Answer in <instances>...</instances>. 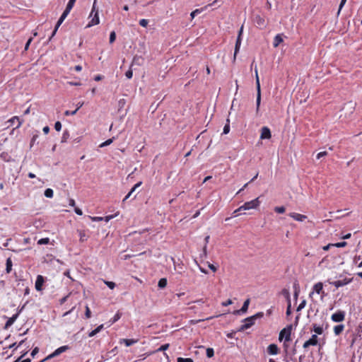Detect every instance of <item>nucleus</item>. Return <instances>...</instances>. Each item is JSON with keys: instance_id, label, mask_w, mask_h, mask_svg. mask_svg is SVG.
<instances>
[{"instance_id": "obj_31", "label": "nucleus", "mask_w": 362, "mask_h": 362, "mask_svg": "<svg viewBox=\"0 0 362 362\" xmlns=\"http://www.w3.org/2000/svg\"><path fill=\"white\" fill-rule=\"evenodd\" d=\"M167 286V279L162 278L158 281V286L160 288H164Z\"/></svg>"}, {"instance_id": "obj_41", "label": "nucleus", "mask_w": 362, "mask_h": 362, "mask_svg": "<svg viewBox=\"0 0 362 362\" xmlns=\"http://www.w3.org/2000/svg\"><path fill=\"white\" fill-rule=\"evenodd\" d=\"M305 305H306V300H302L301 303L298 305L296 310L298 312L300 311L302 309H303L305 308Z\"/></svg>"}, {"instance_id": "obj_6", "label": "nucleus", "mask_w": 362, "mask_h": 362, "mask_svg": "<svg viewBox=\"0 0 362 362\" xmlns=\"http://www.w3.org/2000/svg\"><path fill=\"white\" fill-rule=\"evenodd\" d=\"M69 349V346H62L58 349H57L53 353H52L51 354L48 355L44 360H42L41 362L42 361H47V360H49V359H51L54 357H56L59 355H60L61 354H62L63 352L66 351V350Z\"/></svg>"}, {"instance_id": "obj_5", "label": "nucleus", "mask_w": 362, "mask_h": 362, "mask_svg": "<svg viewBox=\"0 0 362 362\" xmlns=\"http://www.w3.org/2000/svg\"><path fill=\"white\" fill-rule=\"evenodd\" d=\"M69 349V346H62L58 349H57L53 353H52L51 354L48 355L44 360H42L41 362L42 361H47V360H49V359H51L54 357H56L59 355H60L61 354H62L63 352L66 351V350Z\"/></svg>"}, {"instance_id": "obj_42", "label": "nucleus", "mask_w": 362, "mask_h": 362, "mask_svg": "<svg viewBox=\"0 0 362 362\" xmlns=\"http://www.w3.org/2000/svg\"><path fill=\"white\" fill-rule=\"evenodd\" d=\"M177 362H194L192 358H181V357L177 358Z\"/></svg>"}, {"instance_id": "obj_60", "label": "nucleus", "mask_w": 362, "mask_h": 362, "mask_svg": "<svg viewBox=\"0 0 362 362\" xmlns=\"http://www.w3.org/2000/svg\"><path fill=\"white\" fill-rule=\"evenodd\" d=\"M39 351V349L37 347H35L33 349V350L31 352V356L34 357Z\"/></svg>"}, {"instance_id": "obj_59", "label": "nucleus", "mask_w": 362, "mask_h": 362, "mask_svg": "<svg viewBox=\"0 0 362 362\" xmlns=\"http://www.w3.org/2000/svg\"><path fill=\"white\" fill-rule=\"evenodd\" d=\"M233 303L232 300L230 299H228V300L223 302L221 305L223 306H228L229 305H231Z\"/></svg>"}, {"instance_id": "obj_37", "label": "nucleus", "mask_w": 362, "mask_h": 362, "mask_svg": "<svg viewBox=\"0 0 362 362\" xmlns=\"http://www.w3.org/2000/svg\"><path fill=\"white\" fill-rule=\"evenodd\" d=\"M313 330L318 334H321L323 332L322 327L317 326V325H313Z\"/></svg>"}, {"instance_id": "obj_7", "label": "nucleus", "mask_w": 362, "mask_h": 362, "mask_svg": "<svg viewBox=\"0 0 362 362\" xmlns=\"http://www.w3.org/2000/svg\"><path fill=\"white\" fill-rule=\"evenodd\" d=\"M218 3H221L220 0H215L213 1V3L209 4L202 8L195 9L190 13L191 18H194L197 14L202 13L203 11L207 9V8H209V6L217 5Z\"/></svg>"}, {"instance_id": "obj_46", "label": "nucleus", "mask_w": 362, "mask_h": 362, "mask_svg": "<svg viewBox=\"0 0 362 362\" xmlns=\"http://www.w3.org/2000/svg\"><path fill=\"white\" fill-rule=\"evenodd\" d=\"M116 39V34L115 31L110 33V42L112 43Z\"/></svg>"}, {"instance_id": "obj_39", "label": "nucleus", "mask_w": 362, "mask_h": 362, "mask_svg": "<svg viewBox=\"0 0 362 362\" xmlns=\"http://www.w3.org/2000/svg\"><path fill=\"white\" fill-rule=\"evenodd\" d=\"M274 211L276 212V213H279V214H283L286 211V209L284 206H276L274 208Z\"/></svg>"}, {"instance_id": "obj_54", "label": "nucleus", "mask_w": 362, "mask_h": 362, "mask_svg": "<svg viewBox=\"0 0 362 362\" xmlns=\"http://www.w3.org/2000/svg\"><path fill=\"white\" fill-rule=\"evenodd\" d=\"M54 129L56 131L59 132L62 129V124L60 122H57L54 124Z\"/></svg>"}, {"instance_id": "obj_55", "label": "nucleus", "mask_w": 362, "mask_h": 362, "mask_svg": "<svg viewBox=\"0 0 362 362\" xmlns=\"http://www.w3.org/2000/svg\"><path fill=\"white\" fill-rule=\"evenodd\" d=\"M168 347H169L168 344H163L160 348L158 349L157 351H165V350L168 349Z\"/></svg>"}, {"instance_id": "obj_22", "label": "nucleus", "mask_w": 362, "mask_h": 362, "mask_svg": "<svg viewBox=\"0 0 362 362\" xmlns=\"http://www.w3.org/2000/svg\"><path fill=\"white\" fill-rule=\"evenodd\" d=\"M66 18V16H64V15L62 14L61 17L59 18V21L57 23V25H56L55 28L50 37V39L56 34L59 27L62 23V22L65 20Z\"/></svg>"}, {"instance_id": "obj_3", "label": "nucleus", "mask_w": 362, "mask_h": 362, "mask_svg": "<svg viewBox=\"0 0 362 362\" xmlns=\"http://www.w3.org/2000/svg\"><path fill=\"white\" fill-rule=\"evenodd\" d=\"M260 204L259 198H256L252 201L247 202L242 206H240L238 210H249L252 209H257Z\"/></svg>"}, {"instance_id": "obj_29", "label": "nucleus", "mask_w": 362, "mask_h": 362, "mask_svg": "<svg viewBox=\"0 0 362 362\" xmlns=\"http://www.w3.org/2000/svg\"><path fill=\"white\" fill-rule=\"evenodd\" d=\"M15 121L18 122V125L16 127V129H18L21 126L23 121L20 120L18 117L14 116L8 120V122L13 124L15 122Z\"/></svg>"}, {"instance_id": "obj_49", "label": "nucleus", "mask_w": 362, "mask_h": 362, "mask_svg": "<svg viewBox=\"0 0 362 362\" xmlns=\"http://www.w3.org/2000/svg\"><path fill=\"white\" fill-rule=\"evenodd\" d=\"M85 316L86 318H90L91 316V313L88 305L86 306Z\"/></svg>"}, {"instance_id": "obj_47", "label": "nucleus", "mask_w": 362, "mask_h": 362, "mask_svg": "<svg viewBox=\"0 0 362 362\" xmlns=\"http://www.w3.org/2000/svg\"><path fill=\"white\" fill-rule=\"evenodd\" d=\"M148 21L146 19H141L139 21V25L144 28L148 25Z\"/></svg>"}, {"instance_id": "obj_34", "label": "nucleus", "mask_w": 362, "mask_h": 362, "mask_svg": "<svg viewBox=\"0 0 362 362\" xmlns=\"http://www.w3.org/2000/svg\"><path fill=\"white\" fill-rule=\"evenodd\" d=\"M114 139H115V137L106 140L105 141H104L102 144H100L99 147L100 148H103L105 146L110 145L113 142Z\"/></svg>"}, {"instance_id": "obj_24", "label": "nucleus", "mask_w": 362, "mask_h": 362, "mask_svg": "<svg viewBox=\"0 0 362 362\" xmlns=\"http://www.w3.org/2000/svg\"><path fill=\"white\" fill-rule=\"evenodd\" d=\"M349 282H350V281H347V280L344 279V280L336 281L332 282V284L336 288H339V287H341V286H345V285L348 284Z\"/></svg>"}, {"instance_id": "obj_23", "label": "nucleus", "mask_w": 362, "mask_h": 362, "mask_svg": "<svg viewBox=\"0 0 362 362\" xmlns=\"http://www.w3.org/2000/svg\"><path fill=\"white\" fill-rule=\"evenodd\" d=\"M240 45H241V37L240 36H238L236 42H235V52H234V57H233L234 60H235L236 55L240 50Z\"/></svg>"}, {"instance_id": "obj_2", "label": "nucleus", "mask_w": 362, "mask_h": 362, "mask_svg": "<svg viewBox=\"0 0 362 362\" xmlns=\"http://www.w3.org/2000/svg\"><path fill=\"white\" fill-rule=\"evenodd\" d=\"M255 79H256V86H257L256 112H258L259 109L260 103H261V88H260L259 78L257 68L255 69Z\"/></svg>"}, {"instance_id": "obj_21", "label": "nucleus", "mask_w": 362, "mask_h": 362, "mask_svg": "<svg viewBox=\"0 0 362 362\" xmlns=\"http://www.w3.org/2000/svg\"><path fill=\"white\" fill-rule=\"evenodd\" d=\"M66 18V16H64V15L62 14L61 17L59 18V21L57 23V25H56L55 28L50 37V39L56 34L59 27L62 23V22L65 20Z\"/></svg>"}, {"instance_id": "obj_15", "label": "nucleus", "mask_w": 362, "mask_h": 362, "mask_svg": "<svg viewBox=\"0 0 362 362\" xmlns=\"http://www.w3.org/2000/svg\"><path fill=\"white\" fill-rule=\"evenodd\" d=\"M250 302V300L249 298L245 300V302L243 303L242 308L240 310L234 311V314H240V313H246L248 309Z\"/></svg>"}, {"instance_id": "obj_11", "label": "nucleus", "mask_w": 362, "mask_h": 362, "mask_svg": "<svg viewBox=\"0 0 362 362\" xmlns=\"http://www.w3.org/2000/svg\"><path fill=\"white\" fill-rule=\"evenodd\" d=\"M314 292H316L317 294L322 293V296L325 295V292L323 291V284H322V283L318 282V283L315 284L313 286V291H312L310 293V297L313 295Z\"/></svg>"}, {"instance_id": "obj_40", "label": "nucleus", "mask_w": 362, "mask_h": 362, "mask_svg": "<svg viewBox=\"0 0 362 362\" xmlns=\"http://www.w3.org/2000/svg\"><path fill=\"white\" fill-rule=\"evenodd\" d=\"M214 355V351L212 348H207L206 349V356L209 358L213 357Z\"/></svg>"}, {"instance_id": "obj_1", "label": "nucleus", "mask_w": 362, "mask_h": 362, "mask_svg": "<svg viewBox=\"0 0 362 362\" xmlns=\"http://www.w3.org/2000/svg\"><path fill=\"white\" fill-rule=\"evenodd\" d=\"M263 315H264L263 313L259 312L251 317L245 318L244 320L245 323L240 327L239 330L244 331L245 329H247L248 328H250L252 325H253L255 324V321L257 319L262 317Z\"/></svg>"}, {"instance_id": "obj_8", "label": "nucleus", "mask_w": 362, "mask_h": 362, "mask_svg": "<svg viewBox=\"0 0 362 362\" xmlns=\"http://www.w3.org/2000/svg\"><path fill=\"white\" fill-rule=\"evenodd\" d=\"M344 318H345V313L341 310H339L338 312L334 313L331 316L332 320L335 322H341L344 320Z\"/></svg>"}, {"instance_id": "obj_35", "label": "nucleus", "mask_w": 362, "mask_h": 362, "mask_svg": "<svg viewBox=\"0 0 362 362\" xmlns=\"http://www.w3.org/2000/svg\"><path fill=\"white\" fill-rule=\"evenodd\" d=\"M281 293L287 299L288 302H291L290 293L288 289H286V288L283 289L281 291Z\"/></svg>"}, {"instance_id": "obj_9", "label": "nucleus", "mask_w": 362, "mask_h": 362, "mask_svg": "<svg viewBox=\"0 0 362 362\" xmlns=\"http://www.w3.org/2000/svg\"><path fill=\"white\" fill-rule=\"evenodd\" d=\"M356 107V103L353 101H349L347 103L345 104L344 107L343 108V110L346 112V115H348L350 116L351 114H353L354 110Z\"/></svg>"}, {"instance_id": "obj_50", "label": "nucleus", "mask_w": 362, "mask_h": 362, "mask_svg": "<svg viewBox=\"0 0 362 362\" xmlns=\"http://www.w3.org/2000/svg\"><path fill=\"white\" fill-rule=\"evenodd\" d=\"M105 284L110 288L113 289L115 287V284L112 281H105Z\"/></svg>"}, {"instance_id": "obj_16", "label": "nucleus", "mask_w": 362, "mask_h": 362, "mask_svg": "<svg viewBox=\"0 0 362 362\" xmlns=\"http://www.w3.org/2000/svg\"><path fill=\"white\" fill-rule=\"evenodd\" d=\"M144 59L142 57H141V56H135L133 58V60H132V62L130 68L132 67L134 65L142 66L144 64Z\"/></svg>"}, {"instance_id": "obj_26", "label": "nucleus", "mask_w": 362, "mask_h": 362, "mask_svg": "<svg viewBox=\"0 0 362 362\" xmlns=\"http://www.w3.org/2000/svg\"><path fill=\"white\" fill-rule=\"evenodd\" d=\"M283 42V37L282 35L280 34H278L275 36L274 39V47H276L279 45L280 43Z\"/></svg>"}, {"instance_id": "obj_28", "label": "nucleus", "mask_w": 362, "mask_h": 362, "mask_svg": "<svg viewBox=\"0 0 362 362\" xmlns=\"http://www.w3.org/2000/svg\"><path fill=\"white\" fill-rule=\"evenodd\" d=\"M344 329V325H338L334 327V332L336 335H339L343 332Z\"/></svg>"}, {"instance_id": "obj_45", "label": "nucleus", "mask_w": 362, "mask_h": 362, "mask_svg": "<svg viewBox=\"0 0 362 362\" xmlns=\"http://www.w3.org/2000/svg\"><path fill=\"white\" fill-rule=\"evenodd\" d=\"M96 3H97V0H94L93 4V7H92L91 12H90V15H89V18H90L92 16V15L93 14V13L95 11H98L96 9Z\"/></svg>"}, {"instance_id": "obj_62", "label": "nucleus", "mask_w": 362, "mask_h": 362, "mask_svg": "<svg viewBox=\"0 0 362 362\" xmlns=\"http://www.w3.org/2000/svg\"><path fill=\"white\" fill-rule=\"evenodd\" d=\"M32 40H33L32 37L28 39V42L25 44V50H28V47H29L30 44L31 43Z\"/></svg>"}, {"instance_id": "obj_20", "label": "nucleus", "mask_w": 362, "mask_h": 362, "mask_svg": "<svg viewBox=\"0 0 362 362\" xmlns=\"http://www.w3.org/2000/svg\"><path fill=\"white\" fill-rule=\"evenodd\" d=\"M267 351L269 354L276 355L279 352V348L276 344H272L269 345Z\"/></svg>"}, {"instance_id": "obj_64", "label": "nucleus", "mask_w": 362, "mask_h": 362, "mask_svg": "<svg viewBox=\"0 0 362 362\" xmlns=\"http://www.w3.org/2000/svg\"><path fill=\"white\" fill-rule=\"evenodd\" d=\"M74 211H75L76 214L79 216H81L83 214L81 209H80L79 208L75 207Z\"/></svg>"}, {"instance_id": "obj_33", "label": "nucleus", "mask_w": 362, "mask_h": 362, "mask_svg": "<svg viewBox=\"0 0 362 362\" xmlns=\"http://www.w3.org/2000/svg\"><path fill=\"white\" fill-rule=\"evenodd\" d=\"M69 132L67 131V130H65L62 134V140H61V142L62 143H65L67 141V140L69 139Z\"/></svg>"}, {"instance_id": "obj_57", "label": "nucleus", "mask_w": 362, "mask_h": 362, "mask_svg": "<svg viewBox=\"0 0 362 362\" xmlns=\"http://www.w3.org/2000/svg\"><path fill=\"white\" fill-rule=\"evenodd\" d=\"M125 76H127V78L130 79L132 78V76H133V72H132V70L130 69L129 70H128L126 73H125Z\"/></svg>"}, {"instance_id": "obj_19", "label": "nucleus", "mask_w": 362, "mask_h": 362, "mask_svg": "<svg viewBox=\"0 0 362 362\" xmlns=\"http://www.w3.org/2000/svg\"><path fill=\"white\" fill-rule=\"evenodd\" d=\"M138 342V339H121L119 340V344H124L127 346H130Z\"/></svg>"}, {"instance_id": "obj_63", "label": "nucleus", "mask_w": 362, "mask_h": 362, "mask_svg": "<svg viewBox=\"0 0 362 362\" xmlns=\"http://www.w3.org/2000/svg\"><path fill=\"white\" fill-rule=\"evenodd\" d=\"M76 0H69V1L68 2L67 5L68 6L71 7V8H73V6H74V4L76 2Z\"/></svg>"}, {"instance_id": "obj_4", "label": "nucleus", "mask_w": 362, "mask_h": 362, "mask_svg": "<svg viewBox=\"0 0 362 362\" xmlns=\"http://www.w3.org/2000/svg\"><path fill=\"white\" fill-rule=\"evenodd\" d=\"M291 325L284 328L279 333V341H282L283 339H285L286 341H289L291 340Z\"/></svg>"}, {"instance_id": "obj_53", "label": "nucleus", "mask_w": 362, "mask_h": 362, "mask_svg": "<svg viewBox=\"0 0 362 362\" xmlns=\"http://www.w3.org/2000/svg\"><path fill=\"white\" fill-rule=\"evenodd\" d=\"M72 9V8L66 6L65 10L64 11L62 15H64V16H67L69 15V13H70L71 10Z\"/></svg>"}, {"instance_id": "obj_58", "label": "nucleus", "mask_w": 362, "mask_h": 362, "mask_svg": "<svg viewBox=\"0 0 362 362\" xmlns=\"http://www.w3.org/2000/svg\"><path fill=\"white\" fill-rule=\"evenodd\" d=\"M77 112V110H75L74 111H69V110H66L64 114L65 115L68 116V115H74Z\"/></svg>"}, {"instance_id": "obj_13", "label": "nucleus", "mask_w": 362, "mask_h": 362, "mask_svg": "<svg viewBox=\"0 0 362 362\" xmlns=\"http://www.w3.org/2000/svg\"><path fill=\"white\" fill-rule=\"evenodd\" d=\"M272 136L270 129L267 127H264L261 129V135L260 139H269Z\"/></svg>"}, {"instance_id": "obj_18", "label": "nucleus", "mask_w": 362, "mask_h": 362, "mask_svg": "<svg viewBox=\"0 0 362 362\" xmlns=\"http://www.w3.org/2000/svg\"><path fill=\"white\" fill-rule=\"evenodd\" d=\"M44 283V278L41 275H38L37 276V279L35 281V289L37 291H41L42 290V286Z\"/></svg>"}, {"instance_id": "obj_48", "label": "nucleus", "mask_w": 362, "mask_h": 362, "mask_svg": "<svg viewBox=\"0 0 362 362\" xmlns=\"http://www.w3.org/2000/svg\"><path fill=\"white\" fill-rule=\"evenodd\" d=\"M48 243H49V238H41L37 242V243L39 245L47 244Z\"/></svg>"}, {"instance_id": "obj_32", "label": "nucleus", "mask_w": 362, "mask_h": 362, "mask_svg": "<svg viewBox=\"0 0 362 362\" xmlns=\"http://www.w3.org/2000/svg\"><path fill=\"white\" fill-rule=\"evenodd\" d=\"M6 273H10L12 269V262H11V258H8L6 259Z\"/></svg>"}, {"instance_id": "obj_51", "label": "nucleus", "mask_w": 362, "mask_h": 362, "mask_svg": "<svg viewBox=\"0 0 362 362\" xmlns=\"http://www.w3.org/2000/svg\"><path fill=\"white\" fill-rule=\"evenodd\" d=\"M327 155V151H322V152H320L317 154L316 156V158L317 159H320L321 158L324 157V156H326Z\"/></svg>"}, {"instance_id": "obj_14", "label": "nucleus", "mask_w": 362, "mask_h": 362, "mask_svg": "<svg viewBox=\"0 0 362 362\" xmlns=\"http://www.w3.org/2000/svg\"><path fill=\"white\" fill-rule=\"evenodd\" d=\"M23 308H24V306L19 310V312L18 313H16V315H13L11 317L8 319V320L5 325V329H8L9 327H11L14 323V322L18 318L19 313L21 312V310Z\"/></svg>"}, {"instance_id": "obj_44", "label": "nucleus", "mask_w": 362, "mask_h": 362, "mask_svg": "<svg viewBox=\"0 0 362 362\" xmlns=\"http://www.w3.org/2000/svg\"><path fill=\"white\" fill-rule=\"evenodd\" d=\"M333 245H334V247H345L347 245V243H346V242L343 241V242L334 243Z\"/></svg>"}, {"instance_id": "obj_52", "label": "nucleus", "mask_w": 362, "mask_h": 362, "mask_svg": "<svg viewBox=\"0 0 362 362\" xmlns=\"http://www.w3.org/2000/svg\"><path fill=\"white\" fill-rule=\"evenodd\" d=\"M72 9V8L66 6L65 10L64 11L62 15H64V16H67L69 15V13H70L71 10Z\"/></svg>"}, {"instance_id": "obj_10", "label": "nucleus", "mask_w": 362, "mask_h": 362, "mask_svg": "<svg viewBox=\"0 0 362 362\" xmlns=\"http://www.w3.org/2000/svg\"><path fill=\"white\" fill-rule=\"evenodd\" d=\"M90 18H91V20L87 25V28H90L91 26L99 24L100 19L98 16V11H95Z\"/></svg>"}, {"instance_id": "obj_38", "label": "nucleus", "mask_w": 362, "mask_h": 362, "mask_svg": "<svg viewBox=\"0 0 362 362\" xmlns=\"http://www.w3.org/2000/svg\"><path fill=\"white\" fill-rule=\"evenodd\" d=\"M78 232L81 242H84L85 240H87V238H86V233L84 231L78 230Z\"/></svg>"}, {"instance_id": "obj_36", "label": "nucleus", "mask_w": 362, "mask_h": 362, "mask_svg": "<svg viewBox=\"0 0 362 362\" xmlns=\"http://www.w3.org/2000/svg\"><path fill=\"white\" fill-rule=\"evenodd\" d=\"M45 196L47 198H52L53 197V194H54V192H53V190L52 189H47L45 191Z\"/></svg>"}, {"instance_id": "obj_17", "label": "nucleus", "mask_w": 362, "mask_h": 362, "mask_svg": "<svg viewBox=\"0 0 362 362\" xmlns=\"http://www.w3.org/2000/svg\"><path fill=\"white\" fill-rule=\"evenodd\" d=\"M289 216L291 218H293L294 220H296L297 221H300V222L304 221L307 218L306 216L302 215L300 214H297V213H290Z\"/></svg>"}, {"instance_id": "obj_56", "label": "nucleus", "mask_w": 362, "mask_h": 362, "mask_svg": "<svg viewBox=\"0 0 362 362\" xmlns=\"http://www.w3.org/2000/svg\"><path fill=\"white\" fill-rule=\"evenodd\" d=\"M286 315H290L291 314V302H288V306L286 309Z\"/></svg>"}, {"instance_id": "obj_61", "label": "nucleus", "mask_w": 362, "mask_h": 362, "mask_svg": "<svg viewBox=\"0 0 362 362\" xmlns=\"http://www.w3.org/2000/svg\"><path fill=\"white\" fill-rule=\"evenodd\" d=\"M208 267L214 272H216V270H217V268L214 264H212L208 263Z\"/></svg>"}, {"instance_id": "obj_27", "label": "nucleus", "mask_w": 362, "mask_h": 362, "mask_svg": "<svg viewBox=\"0 0 362 362\" xmlns=\"http://www.w3.org/2000/svg\"><path fill=\"white\" fill-rule=\"evenodd\" d=\"M103 328V325H99L98 327H96L95 329H93V331H91L89 334H88V337H94L95 335H96L98 333H99Z\"/></svg>"}, {"instance_id": "obj_12", "label": "nucleus", "mask_w": 362, "mask_h": 362, "mask_svg": "<svg viewBox=\"0 0 362 362\" xmlns=\"http://www.w3.org/2000/svg\"><path fill=\"white\" fill-rule=\"evenodd\" d=\"M317 344V336L316 334H313L311 338L306 341L303 344V348L306 349L310 346H315Z\"/></svg>"}, {"instance_id": "obj_30", "label": "nucleus", "mask_w": 362, "mask_h": 362, "mask_svg": "<svg viewBox=\"0 0 362 362\" xmlns=\"http://www.w3.org/2000/svg\"><path fill=\"white\" fill-rule=\"evenodd\" d=\"M255 22L260 27H264L265 26L264 19L262 18V17H260L259 16H256Z\"/></svg>"}, {"instance_id": "obj_25", "label": "nucleus", "mask_w": 362, "mask_h": 362, "mask_svg": "<svg viewBox=\"0 0 362 362\" xmlns=\"http://www.w3.org/2000/svg\"><path fill=\"white\" fill-rule=\"evenodd\" d=\"M141 182H139L138 183H136L130 190V192L127 194V196L124 197V199H123V202H125L127 199H129L132 193H134V192L136 190V189L137 187H139V186H141Z\"/></svg>"}, {"instance_id": "obj_43", "label": "nucleus", "mask_w": 362, "mask_h": 362, "mask_svg": "<svg viewBox=\"0 0 362 362\" xmlns=\"http://www.w3.org/2000/svg\"><path fill=\"white\" fill-rule=\"evenodd\" d=\"M230 132L229 119H227V124L223 127V134H226Z\"/></svg>"}]
</instances>
